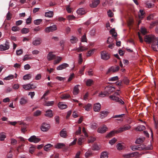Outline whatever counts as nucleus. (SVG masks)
Returning <instances> with one entry per match:
<instances>
[{
	"mask_svg": "<svg viewBox=\"0 0 158 158\" xmlns=\"http://www.w3.org/2000/svg\"><path fill=\"white\" fill-rule=\"evenodd\" d=\"M31 77V75L30 74H27L25 75L23 77L24 80H28L30 79Z\"/></svg>",
	"mask_w": 158,
	"mask_h": 158,
	"instance_id": "nucleus-42",
	"label": "nucleus"
},
{
	"mask_svg": "<svg viewBox=\"0 0 158 158\" xmlns=\"http://www.w3.org/2000/svg\"><path fill=\"white\" fill-rule=\"evenodd\" d=\"M58 107L61 109H65L67 108V105L62 102H60L58 104Z\"/></svg>",
	"mask_w": 158,
	"mask_h": 158,
	"instance_id": "nucleus-23",
	"label": "nucleus"
},
{
	"mask_svg": "<svg viewBox=\"0 0 158 158\" xmlns=\"http://www.w3.org/2000/svg\"><path fill=\"white\" fill-rule=\"evenodd\" d=\"M108 94V93L106 91L104 92H101L100 93L98 96L100 97H104Z\"/></svg>",
	"mask_w": 158,
	"mask_h": 158,
	"instance_id": "nucleus-37",
	"label": "nucleus"
},
{
	"mask_svg": "<svg viewBox=\"0 0 158 158\" xmlns=\"http://www.w3.org/2000/svg\"><path fill=\"white\" fill-rule=\"evenodd\" d=\"M117 140L115 138H113L109 141V143L111 145L114 144L117 141Z\"/></svg>",
	"mask_w": 158,
	"mask_h": 158,
	"instance_id": "nucleus-54",
	"label": "nucleus"
},
{
	"mask_svg": "<svg viewBox=\"0 0 158 158\" xmlns=\"http://www.w3.org/2000/svg\"><path fill=\"white\" fill-rule=\"evenodd\" d=\"M55 55L53 54L52 52H49L47 55V58L48 60L50 61L55 59Z\"/></svg>",
	"mask_w": 158,
	"mask_h": 158,
	"instance_id": "nucleus-15",
	"label": "nucleus"
},
{
	"mask_svg": "<svg viewBox=\"0 0 158 158\" xmlns=\"http://www.w3.org/2000/svg\"><path fill=\"white\" fill-rule=\"evenodd\" d=\"M14 76L13 75H10L4 78V80H8L13 78Z\"/></svg>",
	"mask_w": 158,
	"mask_h": 158,
	"instance_id": "nucleus-53",
	"label": "nucleus"
},
{
	"mask_svg": "<svg viewBox=\"0 0 158 158\" xmlns=\"http://www.w3.org/2000/svg\"><path fill=\"white\" fill-rule=\"evenodd\" d=\"M108 114V112L107 111H102L100 112V117L101 118H103L105 117H106Z\"/></svg>",
	"mask_w": 158,
	"mask_h": 158,
	"instance_id": "nucleus-22",
	"label": "nucleus"
},
{
	"mask_svg": "<svg viewBox=\"0 0 158 158\" xmlns=\"http://www.w3.org/2000/svg\"><path fill=\"white\" fill-rule=\"evenodd\" d=\"M87 39L86 34H84L81 38V41L82 42H87Z\"/></svg>",
	"mask_w": 158,
	"mask_h": 158,
	"instance_id": "nucleus-52",
	"label": "nucleus"
},
{
	"mask_svg": "<svg viewBox=\"0 0 158 158\" xmlns=\"http://www.w3.org/2000/svg\"><path fill=\"white\" fill-rule=\"evenodd\" d=\"M10 143L11 144L15 145L17 143V141L14 139L12 138L10 139Z\"/></svg>",
	"mask_w": 158,
	"mask_h": 158,
	"instance_id": "nucleus-58",
	"label": "nucleus"
},
{
	"mask_svg": "<svg viewBox=\"0 0 158 158\" xmlns=\"http://www.w3.org/2000/svg\"><path fill=\"white\" fill-rule=\"evenodd\" d=\"M54 101H53L45 102L44 105L47 106H51L53 105L54 104Z\"/></svg>",
	"mask_w": 158,
	"mask_h": 158,
	"instance_id": "nucleus-41",
	"label": "nucleus"
},
{
	"mask_svg": "<svg viewBox=\"0 0 158 158\" xmlns=\"http://www.w3.org/2000/svg\"><path fill=\"white\" fill-rule=\"evenodd\" d=\"M32 58L30 57V55H25L24 56L23 58V61H26L28 60H30L32 59Z\"/></svg>",
	"mask_w": 158,
	"mask_h": 158,
	"instance_id": "nucleus-40",
	"label": "nucleus"
},
{
	"mask_svg": "<svg viewBox=\"0 0 158 158\" xmlns=\"http://www.w3.org/2000/svg\"><path fill=\"white\" fill-rule=\"evenodd\" d=\"M108 89L109 92H111L113 91L114 90V87H111L110 86H108L106 87L105 88V89Z\"/></svg>",
	"mask_w": 158,
	"mask_h": 158,
	"instance_id": "nucleus-61",
	"label": "nucleus"
},
{
	"mask_svg": "<svg viewBox=\"0 0 158 158\" xmlns=\"http://www.w3.org/2000/svg\"><path fill=\"white\" fill-rule=\"evenodd\" d=\"M50 127V125L48 124L43 123L40 127L41 130L43 131H48Z\"/></svg>",
	"mask_w": 158,
	"mask_h": 158,
	"instance_id": "nucleus-12",
	"label": "nucleus"
},
{
	"mask_svg": "<svg viewBox=\"0 0 158 158\" xmlns=\"http://www.w3.org/2000/svg\"><path fill=\"white\" fill-rule=\"evenodd\" d=\"M60 136L63 138H66L67 136V133L66 131L64 129L62 130L60 133Z\"/></svg>",
	"mask_w": 158,
	"mask_h": 158,
	"instance_id": "nucleus-32",
	"label": "nucleus"
},
{
	"mask_svg": "<svg viewBox=\"0 0 158 158\" xmlns=\"http://www.w3.org/2000/svg\"><path fill=\"white\" fill-rule=\"evenodd\" d=\"M144 14V12L143 10H140L139 13V17L140 19H142L143 18V16Z\"/></svg>",
	"mask_w": 158,
	"mask_h": 158,
	"instance_id": "nucleus-47",
	"label": "nucleus"
},
{
	"mask_svg": "<svg viewBox=\"0 0 158 158\" xmlns=\"http://www.w3.org/2000/svg\"><path fill=\"white\" fill-rule=\"evenodd\" d=\"M62 59V58L60 56H58L56 57V60L54 61V64H55L59 63Z\"/></svg>",
	"mask_w": 158,
	"mask_h": 158,
	"instance_id": "nucleus-35",
	"label": "nucleus"
},
{
	"mask_svg": "<svg viewBox=\"0 0 158 158\" xmlns=\"http://www.w3.org/2000/svg\"><path fill=\"white\" fill-rule=\"evenodd\" d=\"M109 98L112 100L118 102L121 104H123L124 103V102L121 99L119 98L118 97H117L114 95H111L110 96Z\"/></svg>",
	"mask_w": 158,
	"mask_h": 158,
	"instance_id": "nucleus-4",
	"label": "nucleus"
},
{
	"mask_svg": "<svg viewBox=\"0 0 158 158\" xmlns=\"http://www.w3.org/2000/svg\"><path fill=\"white\" fill-rule=\"evenodd\" d=\"M88 75L89 76H92L94 74V71L92 69H89L87 71Z\"/></svg>",
	"mask_w": 158,
	"mask_h": 158,
	"instance_id": "nucleus-56",
	"label": "nucleus"
},
{
	"mask_svg": "<svg viewBox=\"0 0 158 158\" xmlns=\"http://www.w3.org/2000/svg\"><path fill=\"white\" fill-rule=\"evenodd\" d=\"M131 128V127L130 125H126L119 128L116 132L120 133L125 131L128 130L130 129Z\"/></svg>",
	"mask_w": 158,
	"mask_h": 158,
	"instance_id": "nucleus-7",
	"label": "nucleus"
},
{
	"mask_svg": "<svg viewBox=\"0 0 158 158\" xmlns=\"http://www.w3.org/2000/svg\"><path fill=\"white\" fill-rule=\"evenodd\" d=\"M96 139L95 138L92 137L89 139L88 142L89 143H92Z\"/></svg>",
	"mask_w": 158,
	"mask_h": 158,
	"instance_id": "nucleus-64",
	"label": "nucleus"
},
{
	"mask_svg": "<svg viewBox=\"0 0 158 158\" xmlns=\"http://www.w3.org/2000/svg\"><path fill=\"white\" fill-rule=\"evenodd\" d=\"M42 42V39L40 38H36L32 42V44L35 46L40 45Z\"/></svg>",
	"mask_w": 158,
	"mask_h": 158,
	"instance_id": "nucleus-14",
	"label": "nucleus"
},
{
	"mask_svg": "<svg viewBox=\"0 0 158 158\" xmlns=\"http://www.w3.org/2000/svg\"><path fill=\"white\" fill-rule=\"evenodd\" d=\"M108 156L107 153L106 152H104L102 153L100 156L101 158H108Z\"/></svg>",
	"mask_w": 158,
	"mask_h": 158,
	"instance_id": "nucleus-34",
	"label": "nucleus"
},
{
	"mask_svg": "<svg viewBox=\"0 0 158 158\" xmlns=\"http://www.w3.org/2000/svg\"><path fill=\"white\" fill-rule=\"evenodd\" d=\"M144 41L148 43H152V44L155 42H158V38L156 37L153 35H147L144 38Z\"/></svg>",
	"mask_w": 158,
	"mask_h": 158,
	"instance_id": "nucleus-1",
	"label": "nucleus"
},
{
	"mask_svg": "<svg viewBox=\"0 0 158 158\" xmlns=\"http://www.w3.org/2000/svg\"><path fill=\"white\" fill-rule=\"evenodd\" d=\"M145 129V127L143 126H139L136 127L135 129L136 131H141Z\"/></svg>",
	"mask_w": 158,
	"mask_h": 158,
	"instance_id": "nucleus-29",
	"label": "nucleus"
},
{
	"mask_svg": "<svg viewBox=\"0 0 158 158\" xmlns=\"http://www.w3.org/2000/svg\"><path fill=\"white\" fill-rule=\"evenodd\" d=\"M117 131V130L111 131L107 135V136L108 137H110L113 136L115 133H118V132H116Z\"/></svg>",
	"mask_w": 158,
	"mask_h": 158,
	"instance_id": "nucleus-38",
	"label": "nucleus"
},
{
	"mask_svg": "<svg viewBox=\"0 0 158 158\" xmlns=\"http://www.w3.org/2000/svg\"><path fill=\"white\" fill-rule=\"evenodd\" d=\"M88 49V48L86 46H83L82 45L81 43L80 44L79 47L76 49L74 50H77V52H83L84 51L87 50Z\"/></svg>",
	"mask_w": 158,
	"mask_h": 158,
	"instance_id": "nucleus-11",
	"label": "nucleus"
},
{
	"mask_svg": "<svg viewBox=\"0 0 158 158\" xmlns=\"http://www.w3.org/2000/svg\"><path fill=\"white\" fill-rule=\"evenodd\" d=\"M10 47L9 43L6 41L4 44L0 45V50L1 51H5L9 49Z\"/></svg>",
	"mask_w": 158,
	"mask_h": 158,
	"instance_id": "nucleus-8",
	"label": "nucleus"
},
{
	"mask_svg": "<svg viewBox=\"0 0 158 158\" xmlns=\"http://www.w3.org/2000/svg\"><path fill=\"white\" fill-rule=\"evenodd\" d=\"M123 82L124 84L126 85H128L129 83V81L127 77H124L123 80Z\"/></svg>",
	"mask_w": 158,
	"mask_h": 158,
	"instance_id": "nucleus-60",
	"label": "nucleus"
},
{
	"mask_svg": "<svg viewBox=\"0 0 158 158\" xmlns=\"http://www.w3.org/2000/svg\"><path fill=\"white\" fill-rule=\"evenodd\" d=\"M57 27L56 25H53L52 26L47 27L44 29V31L46 33H49L52 32L57 30Z\"/></svg>",
	"mask_w": 158,
	"mask_h": 158,
	"instance_id": "nucleus-3",
	"label": "nucleus"
},
{
	"mask_svg": "<svg viewBox=\"0 0 158 158\" xmlns=\"http://www.w3.org/2000/svg\"><path fill=\"white\" fill-rule=\"evenodd\" d=\"M29 29L27 28H23L21 30V32L22 34H26L29 32Z\"/></svg>",
	"mask_w": 158,
	"mask_h": 158,
	"instance_id": "nucleus-49",
	"label": "nucleus"
},
{
	"mask_svg": "<svg viewBox=\"0 0 158 158\" xmlns=\"http://www.w3.org/2000/svg\"><path fill=\"white\" fill-rule=\"evenodd\" d=\"M83 61V60L82 58V54L80 53L79 55V59L78 60V63L79 64H81Z\"/></svg>",
	"mask_w": 158,
	"mask_h": 158,
	"instance_id": "nucleus-57",
	"label": "nucleus"
},
{
	"mask_svg": "<svg viewBox=\"0 0 158 158\" xmlns=\"http://www.w3.org/2000/svg\"><path fill=\"white\" fill-rule=\"evenodd\" d=\"M140 31L143 35H145L147 33V32L146 29L144 27H142L140 28Z\"/></svg>",
	"mask_w": 158,
	"mask_h": 158,
	"instance_id": "nucleus-45",
	"label": "nucleus"
},
{
	"mask_svg": "<svg viewBox=\"0 0 158 158\" xmlns=\"http://www.w3.org/2000/svg\"><path fill=\"white\" fill-rule=\"evenodd\" d=\"M123 156L125 158L132 157L131 153L124 154L123 155Z\"/></svg>",
	"mask_w": 158,
	"mask_h": 158,
	"instance_id": "nucleus-62",
	"label": "nucleus"
},
{
	"mask_svg": "<svg viewBox=\"0 0 158 158\" xmlns=\"http://www.w3.org/2000/svg\"><path fill=\"white\" fill-rule=\"evenodd\" d=\"M124 144L123 143H118L116 146L117 149L118 150H121L124 148L125 147Z\"/></svg>",
	"mask_w": 158,
	"mask_h": 158,
	"instance_id": "nucleus-21",
	"label": "nucleus"
},
{
	"mask_svg": "<svg viewBox=\"0 0 158 158\" xmlns=\"http://www.w3.org/2000/svg\"><path fill=\"white\" fill-rule=\"evenodd\" d=\"M118 77L117 76L111 77L108 80L109 81H115L118 80Z\"/></svg>",
	"mask_w": 158,
	"mask_h": 158,
	"instance_id": "nucleus-51",
	"label": "nucleus"
},
{
	"mask_svg": "<svg viewBox=\"0 0 158 158\" xmlns=\"http://www.w3.org/2000/svg\"><path fill=\"white\" fill-rule=\"evenodd\" d=\"M42 22V19H37L34 21V23L36 25H39Z\"/></svg>",
	"mask_w": 158,
	"mask_h": 158,
	"instance_id": "nucleus-46",
	"label": "nucleus"
},
{
	"mask_svg": "<svg viewBox=\"0 0 158 158\" xmlns=\"http://www.w3.org/2000/svg\"><path fill=\"white\" fill-rule=\"evenodd\" d=\"M23 89L26 90H29L35 88V87L33 84H30L23 85Z\"/></svg>",
	"mask_w": 158,
	"mask_h": 158,
	"instance_id": "nucleus-16",
	"label": "nucleus"
},
{
	"mask_svg": "<svg viewBox=\"0 0 158 158\" xmlns=\"http://www.w3.org/2000/svg\"><path fill=\"white\" fill-rule=\"evenodd\" d=\"M101 58L102 59L106 60L110 58V54L106 51H102L101 52Z\"/></svg>",
	"mask_w": 158,
	"mask_h": 158,
	"instance_id": "nucleus-5",
	"label": "nucleus"
},
{
	"mask_svg": "<svg viewBox=\"0 0 158 158\" xmlns=\"http://www.w3.org/2000/svg\"><path fill=\"white\" fill-rule=\"evenodd\" d=\"M78 40L77 39V38L74 36H72L71 38L70 39V41L72 44H74L76 43Z\"/></svg>",
	"mask_w": 158,
	"mask_h": 158,
	"instance_id": "nucleus-36",
	"label": "nucleus"
},
{
	"mask_svg": "<svg viewBox=\"0 0 158 158\" xmlns=\"http://www.w3.org/2000/svg\"><path fill=\"white\" fill-rule=\"evenodd\" d=\"M23 51L22 49L18 50L16 51V54L17 55H20L22 54Z\"/></svg>",
	"mask_w": 158,
	"mask_h": 158,
	"instance_id": "nucleus-63",
	"label": "nucleus"
},
{
	"mask_svg": "<svg viewBox=\"0 0 158 158\" xmlns=\"http://www.w3.org/2000/svg\"><path fill=\"white\" fill-rule=\"evenodd\" d=\"M93 82V81L91 79L87 80L86 82V84L87 86H91Z\"/></svg>",
	"mask_w": 158,
	"mask_h": 158,
	"instance_id": "nucleus-39",
	"label": "nucleus"
},
{
	"mask_svg": "<svg viewBox=\"0 0 158 158\" xmlns=\"http://www.w3.org/2000/svg\"><path fill=\"white\" fill-rule=\"evenodd\" d=\"M145 4L146 5V6L147 7L150 8L153 6V5L152 4L151 2H149L148 1H146L145 2Z\"/></svg>",
	"mask_w": 158,
	"mask_h": 158,
	"instance_id": "nucleus-33",
	"label": "nucleus"
},
{
	"mask_svg": "<svg viewBox=\"0 0 158 158\" xmlns=\"http://www.w3.org/2000/svg\"><path fill=\"white\" fill-rule=\"evenodd\" d=\"M77 14L80 15H82L85 13V12L83 8H80L77 11Z\"/></svg>",
	"mask_w": 158,
	"mask_h": 158,
	"instance_id": "nucleus-25",
	"label": "nucleus"
},
{
	"mask_svg": "<svg viewBox=\"0 0 158 158\" xmlns=\"http://www.w3.org/2000/svg\"><path fill=\"white\" fill-rule=\"evenodd\" d=\"M28 100L26 98L23 97L21 98L19 101V103L21 105H24L27 104Z\"/></svg>",
	"mask_w": 158,
	"mask_h": 158,
	"instance_id": "nucleus-18",
	"label": "nucleus"
},
{
	"mask_svg": "<svg viewBox=\"0 0 158 158\" xmlns=\"http://www.w3.org/2000/svg\"><path fill=\"white\" fill-rule=\"evenodd\" d=\"M110 32L112 36L114 37V38L116 39L117 36V33L115 32L114 28H112L110 31Z\"/></svg>",
	"mask_w": 158,
	"mask_h": 158,
	"instance_id": "nucleus-31",
	"label": "nucleus"
},
{
	"mask_svg": "<svg viewBox=\"0 0 158 158\" xmlns=\"http://www.w3.org/2000/svg\"><path fill=\"white\" fill-rule=\"evenodd\" d=\"M138 146V148H139V151H141L142 150H150L152 149V147L151 143L147 147L146 146L143 144H141Z\"/></svg>",
	"mask_w": 158,
	"mask_h": 158,
	"instance_id": "nucleus-2",
	"label": "nucleus"
},
{
	"mask_svg": "<svg viewBox=\"0 0 158 158\" xmlns=\"http://www.w3.org/2000/svg\"><path fill=\"white\" fill-rule=\"evenodd\" d=\"M145 140L144 137H140L137 139L135 141V143L137 144H140L143 142Z\"/></svg>",
	"mask_w": 158,
	"mask_h": 158,
	"instance_id": "nucleus-28",
	"label": "nucleus"
},
{
	"mask_svg": "<svg viewBox=\"0 0 158 158\" xmlns=\"http://www.w3.org/2000/svg\"><path fill=\"white\" fill-rule=\"evenodd\" d=\"M84 107L85 108V110L89 111L91 108V105L90 104L88 103Z\"/></svg>",
	"mask_w": 158,
	"mask_h": 158,
	"instance_id": "nucleus-44",
	"label": "nucleus"
},
{
	"mask_svg": "<svg viewBox=\"0 0 158 158\" xmlns=\"http://www.w3.org/2000/svg\"><path fill=\"white\" fill-rule=\"evenodd\" d=\"M79 86V85H77L74 87L73 91V93L74 95H77L79 91L78 88Z\"/></svg>",
	"mask_w": 158,
	"mask_h": 158,
	"instance_id": "nucleus-24",
	"label": "nucleus"
},
{
	"mask_svg": "<svg viewBox=\"0 0 158 158\" xmlns=\"http://www.w3.org/2000/svg\"><path fill=\"white\" fill-rule=\"evenodd\" d=\"M65 145L63 143H58L55 145V147L57 149L62 148L65 147Z\"/></svg>",
	"mask_w": 158,
	"mask_h": 158,
	"instance_id": "nucleus-27",
	"label": "nucleus"
},
{
	"mask_svg": "<svg viewBox=\"0 0 158 158\" xmlns=\"http://www.w3.org/2000/svg\"><path fill=\"white\" fill-rule=\"evenodd\" d=\"M119 68H120L118 66H112L108 69L107 72V73H108L111 72L113 73L116 72L119 70Z\"/></svg>",
	"mask_w": 158,
	"mask_h": 158,
	"instance_id": "nucleus-10",
	"label": "nucleus"
},
{
	"mask_svg": "<svg viewBox=\"0 0 158 158\" xmlns=\"http://www.w3.org/2000/svg\"><path fill=\"white\" fill-rule=\"evenodd\" d=\"M51 147V145L50 144H48L44 146V150L48 151L49 150V148Z\"/></svg>",
	"mask_w": 158,
	"mask_h": 158,
	"instance_id": "nucleus-55",
	"label": "nucleus"
},
{
	"mask_svg": "<svg viewBox=\"0 0 158 158\" xmlns=\"http://www.w3.org/2000/svg\"><path fill=\"white\" fill-rule=\"evenodd\" d=\"M99 0H95L92 1V3L90 4V7L92 8L96 7L100 3Z\"/></svg>",
	"mask_w": 158,
	"mask_h": 158,
	"instance_id": "nucleus-17",
	"label": "nucleus"
},
{
	"mask_svg": "<svg viewBox=\"0 0 158 158\" xmlns=\"http://www.w3.org/2000/svg\"><path fill=\"white\" fill-rule=\"evenodd\" d=\"M100 148L96 144H94L93 146L92 149L94 150H99Z\"/></svg>",
	"mask_w": 158,
	"mask_h": 158,
	"instance_id": "nucleus-50",
	"label": "nucleus"
},
{
	"mask_svg": "<svg viewBox=\"0 0 158 158\" xmlns=\"http://www.w3.org/2000/svg\"><path fill=\"white\" fill-rule=\"evenodd\" d=\"M96 50V49L95 48H93L91 50L88 51L86 53V56L87 57H89L91 56L92 55H93L94 51Z\"/></svg>",
	"mask_w": 158,
	"mask_h": 158,
	"instance_id": "nucleus-30",
	"label": "nucleus"
},
{
	"mask_svg": "<svg viewBox=\"0 0 158 158\" xmlns=\"http://www.w3.org/2000/svg\"><path fill=\"white\" fill-rule=\"evenodd\" d=\"M54 15V13L53 11H49L45 13V16L48 18H52Z\"/></svg>",
	"mask_w": 158,
	"mask_h": 158,
	"instance_id": "nucleus-20",
	"label": "nucleus"
},
{
	"mask_svg": "<svg viewBox=\"0 0 158 158\" xmlns=\"http://www.w3.org/2000/svg\"><path fill=\"white\" fill-rule=\"evenodd\" d=\"M45 116L48 117H51L53 116L52 111L51 110H48L46 111L45 114Z\"/></svg>",
	"mask_w": 158,
	"mask_h": 158,
	"instance_id": "nucleus-26",
	"label": "nucleus"
},
{
	"mask_svg": "<svg viewBox=\"0 0 158 158\" xmlns=\"http://www.w3.org/2000/svg\"><path fill=\"white\" fill-rule=\"evenodd\" d=\"M108 128L105 125H103L99 127L98 130V132L100 133H103L107 130Z\"/></svg>",
	"mask_w": 158,
	"mask_h": 158,
	"instance_id": "nucleus-6",
	"label": "nucleus"
},
{
	"mask_svg": "<svg viewBox=\"0 0 158 158\" xmlns=\"http://www.w3.org/2000/svg\"><path fill=\"white\" fill-rule=\"evenodd\" d=\"M6 137V136L5 133H2L0 134V140L1 141H3Z\"/></svg>",
	"mask_w": 158,
	"mask_h": 158,
	"instance_id": "nucleus-43",
	"label": "nucleus"
},
{
	"mask_svg": "<svg viewBox=\"0 0 158 158\" xmlns=\"http://www.w3.org/2000/svg\"><path fill=\"white\" fill-rule=\"evenodd\" d=\"M41 113V111L39 110H37L34 113V116H38L40 115Z\"/></svg>",
	"mask_w": 158,
	"mask_h": 158,
	"instance_id": "nucleus-48",
	"label": "nucleus"
},
{
	"mask_svg": "<svg viewBox=\"0 0 158 158\" xmlns=\"http://www.w3.org/2000/svg\"><path fill=\"white\" fill-rule=\"evenodd\" d=\"M40 139L36 137L35 135L31 136L29 139H28L29 141L31 142H34L37 143L40 141Z\"/></svg>",
	"mask_w": 158,
	"mask_h": 158,
	"instance_id": "nucleus-9",
	"label": "nucleus"
},
{
	"mask_svg": "<svg viewBox=\"0 0 158 158\" xmlns=\"http://www.w3.org/2000/svg\"><path fill=\"white\" fill-rule=\"evenodd\" d=\"M101 109V105L99 103H97L94 104V110L95 111L98 112Z\"/></svg>",
	"mask_w": 158,
	"mask_h": 158,
	"instance_id": "nucleus-19",
	"label": "nucleus"
},
{
	"mask_svg": "<svg viewBox=\"0 0 158 158\" xmlns=\"http://www.w3.org/2000/svg\"><path fill=\"white\" fill-rule=\"evenodd\" d=\"M90 35L91 36H94L95 34V30L94 29H93L90 31L89 32Z\"/></svg>",
	"mask_w": 158,
	"mask_h": 158,
	"instance_id": "nucleus-59",
	"label": "nucleus"
},
{
	"mask_svg": "<svg viewBox=\"0 0 158 158\" xmlns=\"http://www.w3.org/2000/svg\"><path fill=\"white\" fill-rule=\"evenodd\" d=\"M69 66V65L68 64L66 63H64L58 66L56 68V69L59 70H61L65 69Z\"/></svg>",
	"mask_w": 158,
	"mask_h": 158,
	"instance_id": "nucleus-13",
	"label": "nucleus"
}]
</instances>
